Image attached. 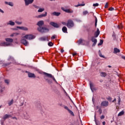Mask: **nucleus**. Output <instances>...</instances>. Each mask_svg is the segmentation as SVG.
Masks as SVG:
<instances>
[{
	"label": "nucleus",
	"mask_w": 125,
	"mask_h": 125,
	"mask_svg": "<svg viewBox=\"0 0 125 125\" xmlns=\"http://www.w3.org/2000/svg\"><path fill=\"white\" fill-rule=\"evenodd\" d=\"M100 34V31H99V29L97 28V31L94 34L95 38H97Z\"/></svg>",
	"instance_id": "f3484780"
},
{
	"label": "nucleus",
	"mask_w": 125,
	"mask_h": 125,
	"mask_svg": "<svg viewBox=\"0 0 125 125\" xmlns=\"http://www.w3.org/2000/svg\"><path fill=\"white\" fill-rule=\"evenodd\" d=\"M66 26L67 28H69V29L73 28V27L74 26V21H73L72 20H68L67 21Z\"/></svg>",
	"instance_id": "f03ea898"
},
{
	"label": "nucleus",
	"mask_w": 125,
	"mask_h": 125,
	"mask_svg": "<svg viewBox=\"0 0 125 125\" xmlns=\"http://www.w3.org/2000/svg\"><path fill=\"white\" fill-rule=\"evenodd\" d=\"M50 24L51 26H53V27H54V28H59V25H58V24L54 22H51L50 23Z\"/></svg>",
	"instance_id": "ddd939ff"
},
{
	"label": "nucleus",
	"mask_w": 125,
	"mask_h": 125,
	"mask_svg": "<svg viewBox=\"0 0 125 125\" xmlns=\"http://www.w3.org/2000/svg\"><path fill=\"white\" fill-rule=\"evenodd\" d=\"M44 24V22H43V21H40L37 23L38 26H39V27L38 28V30L39 32H40V33H47V32H49V29L46 27H42V26Z\"/></svg>",
	"instance_id": "f257e3e1"
},
{
	"label": "nucleus",
	"mask_w": 125,
	"mask_h": 125,
	"mask_svg": "<svg viewBox=\"0 0 125 125\" xmlns=\"http://www.w3.org/2000/svg\"><path fill=\"white\" fill-rule=\"evenodd\" d=\"M8 61H14V59L13 58V57L10 56L8 58Z\"/></svg>",
	"instance_id": "72a5a7b5"
},
{
	"label": "nucleus",
	"mask_w": 125,
	"mask_h": 125,
	"mask_svg": "<svg viewBox=\"0 0 125 125\" xmlns=\"http://www.w3.org/2000/svg\"><path fill=\"white\" fill-rule=\"evenodd\" d=\"M24 38L26 39V40H34L35 39V36L32 35V34H29V35H26L24 36Z\"/></svg>",
	"instance_id": "20e7f679"
},
{
	"label": "nucleus",
	"mask_w": 125,
	"mask_h": 125,
	"mask_svg": "<svg viewBox=\"0 0 125 125\" xmlns=\"http://www.w3.org/2000/svg\"><path fill=\"white\" fill-rule=\"evenodd\" d=\"M0 12H1V13H4V11H3V10H1V9H0Z\"/></svg>",
	"instance_id": "052dcab7"
},
{
	"label": "nucleus",
	"mask_w": 125,
	"mask_h": 125,
	"mask_svg": "<svg viewBox=\"0 0 125 125\" xmlns=\"http://www.w3.org/2000/svg\"><path fill=\"white\" fill-rule=\"evenodd\" d=\"M26 72L28 73V76L29 78H36V75H35V74L27 71H26Z\"/></svg>",
	"instance_id": "4468645a"
},
{
	"label": "nucleus",
	"mask_w": 125,
	"mask_h": 125,
	"mask_svg": "<svg viewBox=\"0 0 125 125\" xmlns=\"http://www.w3.org/2000/svg\"><path fill=\"white\" fill-rule=\"evenodd\" d=\"M76 21H77V22H82V21L80 20H76Z\"/></svg>",
	"instance_id": "338daca9"
},
{
	"label": "nucleus",
	"mask_w": 125,
	"mask_h": 125,
	"mask_svg": "<svg viewBox=\"0 0 125 125\" xmlns=\"http://www.w3.org/2000/svg\"><path fill=\"white\" fill-rule=\"evenodd\" d=\"M12 30H13L14 31H18V28H17V27H16V28H12Z\"/></svg>",
	"instance_id": "49530a36"
},
{
	"label": "nucleus",
	"mask_w": 125,
	"mask_h": 125,
	"mask_svg": "<svg viewBox=\"0 0 125 125\" xmlns=\"http://www.w3.org/2000/svg\"><path fill=\"white\" fill-rule=\"evenodd\" d=\"M5 41H6L8 43H9L10 46H11L12 45V42H13V39L11 38H6L5 39Z\"/></svg>",
	"instance_id": "39448f33"
},
{
	"label": "nucleus",
	"mask_w": 125,
	"mask_h": 125,
	"mask_svg": "<svg viewBox=\"0 0 125 125\" xmlns=\"http://www.w3.org/2000/svg\"><path fill=\"white\" fill-rule=\"evenodd\" d=\"M56 37V35H53V36L51 38V40H54V39H55Z\"/></svg>",
	"instance_id": "8fccbe9b"
},
{
	"label": "nucleus",
	"mask_w": 125,
	"mask_h": 125,
	"mask_svg": "<svg viewBox=\"0 0 125 125\" xmlns=\"http://www.w3.org/2000/svg\"><path fill=\"white\" fill-rule=\"evenodd\" d=\"M5 4H7V5H9L10 6H13L14 5L12 2L5 1Z\"/></svg>",
	"instance_id": "412c9836"
},
{
	"label": "nucleus",
	"mask_w": 125,
	"mask_h": 125,
	"mask_svg": "<svg viewBox=\"0 0 125 125\" xmlns=\"http://www.w3.org/2000/svg\"><path fill=\"white\" fill-rule=\"evenodd\" d=\"M103 125H105V124H106V122H105V121H104L103 123Z\"/></svg>",
	"instance_id": "69168bd1"
},
{
	"label": "nucleus",
	"mask_w": 125,
	"mask_h": 125,
	"mask_svg": "<svg viewBox=\"0 0 125 125\" xmlns=\"http://www.w3.org/2000/svg\"><path fill=\"white\" fill-rule=\"evenodd\" d=\"M10 82V81H9V80H5V83H7V84H9Z\"/></svg>",
	"instance_id": "58836bf2"
},
{
	"label": "nucleus",
	"mask_w": 125,
	"mask_h": 125,
	"mask_svg": "<svg viewBox=\"0 0 125 125\" xmlns=\"http://www.w3.org/2000/svg\"><path fill=\"white\" fill-rule=\"evenodd\" d=\"M47 16V12H45L44 14H41L37 16V18H42V17H45Z\"/></svg>",
	"instance_id": "dca6fc26"
},
{
	"label": "nucleus",
	"mask_w": 125,
	"mask_h": 125,
	"mask_svg": "<svg viewBox=\"0 0 125 125\" xmlns=\"http://www.w3.org/2000/svg\"><path fill=\"white\" fill-rule=\"evenodd\" d=\"M64 109H65V110H67V111H68V113H69V114H70V115H71V116H73V117H74V116H75L74 112L73 111H72V110H71L70 109H69V107H68V106H64Z\"/></svg>",
	"instance_id": "0eeeda50"
},
{
	"label": "nucleus",
	"mask_w": 125,
	"mask_h": 125,
	"mask_svg": "<svg viewBox=\"0 0 125 125\" xmlns=\"http://www.w3.org/2000/svg\"><path fill=\"white\" fill-rule=\"evenodd\" d=\"M100 76H101V77L105 78V77H106L107 76V73H106L105 72H101Z\"/></svg>",
	"instance_id": "b1692460"
},
{
	"label": "nucleus",
	"mask_w": 125,
	"mask_h": 125,
	"mask_svg": "<svg viewBox=\"0 0 125 125\" xmlns=\"http://www.w3.org/2000/svg\"><path fill=\"white\" fill-rule=\"evenodd\" d=\"M0 45L1 46H10V44L7 42H0Z\"/></svg>",
	"instance_id": "9d476101"
},
{
	"label": "nucleus",
	"mask_w": 125,
	"mask_h": 125,
	"mask_svg": "<svg viewBox=\"0 0 125 125\" xmlns=\"http://www.w3.org/2000/svg\"><path fill=\"white\" fill-rule=\"evenodd\" d=\"M98 112H99L100 114H102V109H101V108H99Z\"/></svg>",
	"instance_id": "864d4df0"
},
{
	"label": "nucleus",
	"mask_w": 125,
	"mask_h": 125,
	"mask_svg": "<svg viewBox=\"0 0 125 125\" xmlns=\"http://www.w3.org/2000/svg\"><path fill=\"white\" fill-rule=\"evenodd\" d=\"M23 105H24V102H22L21 103V104H20V107L23 106Z\"/></svg>",
	"instance_id": "603ef678"
},
{
	"label": "nucleus",
	"mask_w": 125,
	"mask_h": 125,
	"mask_svg": "<svg viewBox=\"0 0 125 125\" xmlns=\"http://www.w3.org/2000/svg\"><path fill=\"white\" fill-rule=\"evenodd\" d=\"M46 82L48 83H51V81L49 79H46Z\"/></svg>",
	"instance_id": "a18cd8bd"
},
{
	"label": "nucleus",
	"mask_w": 125,
	"mask_h": 125,
	"mask_svg": "<svg viewBox=\"0 0 125 125\" xmlns=\"http://www.w3.org/2000/svg\"><path fill=\"white\" fill-rule=\"evenodd\" d=\"M7 25H10V26H14L15 25V22L12 21H9L7 23Z\"/></svg>",
	"instance_id": "a211bd4d"
},
{
	"label": "nucleus",
	"mask_w": 125,
	"mask_h": 125,
	"mask_svg": "<svg viewBox=\"0 0 125 125\" xmlns=\"http://www.w3.org/2000/svg\"><path fill=\"white\" fill-rule=\"evenodd\" d=\"M105 8H108V3H106L104 6Z\"/></svg>",
	"instance_id": "4d7b16f0"
},
{
	"label": "nucleus",
	"mask_w": 125,
	"mask_h": 125,
	"mask_svg": "<svg viewBox=\"0 0 125 125\" xmlns=\"http://www.w3.org/2000/svg\"><path fill=\"white\" fill-rule=\"evenodd\" d=\"M62 31L63 33H67V29L66 26H63L62 28Z\"/></svg>",
	"instance_id": "a878e982"
},
{
	"label": "nucleus",
	"mask_w": 125,
	"mask_h": 125,
	"mask_svg": "<svg viewBox=\"0 0 125 125\" xmlns=\"http://www.w3.org/2000/svg\"><path fill=\"white\" fill-rule=\"evenodd\" d=\"M17 29H19L20 30H22V26H17Z\"/></svg>",
	"instance_id": "3c124183"
},
{
	"label": "nucleus",
	"mask_w": 125,
	"mask_h": 125,
	"mask_svg": "<svg viewBox=\"0 0 125 125\" xmlns=\"http://www.w3.org/2000/svg\"><path fill=\"white\" fill-rule=\"evenodd\" d=\"M120 103H121V98L119 97L118 98V104L120 105Z\"/></svg>",
	"instance_id": "5fc2aeb1"
},
{
	"label": "nucleus",
	"mask_w": 125,
	"mask_h": 125,
	"mask_svg": "<svg viewBox=\"0 0 125 125\" xmlns=\"http://www.w3.org/2000/svg\"><path fill=\"white\" fill-rule=\"evenodd\" d=\"M103 40H100V42L98 43V46H100V45H102V44H103Z\"/></svg>",
	"instance_id": "473e14b6"
},
{
	"label": "nucleus",
	"mask_w": 125,
	"mask_h": 125,
	"mask_svg": "<svg viewBox=\"0 0 125 125\" xmlns=\"http://www.w3.org/2000/svg\"><path fill=\"white\" fill-rule=\"evenodd\" d=\"M14 35H15V37H16V36L20 35V34L19 33L16 32V33H14Z\"/></svg>",
	"instance_id": "37998d69"
},
{
	"label": "nucleus",
	"mask_w": 125,
	"mask_h": 125,
	"mask_svg": "<svg viewBox=\"0 0 125 125\" xmlns=\"http://www.w3.org/2000/svg\"><path fill=\"white\" fill-rule=\"evenodd\" d=\"M91 42H93L92 44V46H94L95 45H96V43H97V39H95V37H92L91 39Z\"/></svg>",
	"instance_id": "6e6552de"
},
{
	"label": "nucleus",
	"mask_w": 125,
	"mask_h": 125,
	"mask_svg": "<svg viewBox=\"0 0 125 125\" xmlns=\"http://www.w3.org/2000/svg\"><path fill=\"white\" fill-rule=\"evenodd\" d=\"M86 14H88V12L87 11H84L83 12V15H86Z\"/></svg>",
	"instance_id": "ea45409f"
},
{
	"label": "nucleus",
	"mask_w": 125,
	"mask_h": 125,
	"mask_svg": "<svg viewBox=\"0 0 125 125\" xmlns=\"http://www.w3.org/2000/svg\"><path fill=\"white\" fill-rule=\"evenodd\" d=\"M42 11H44V8H40L38 11V12H42Z\"/></svg>",
	"instance_id": "2f4dec72"
},
{
	"label": "nucleus",
	"mask_w": 125,
	"mask_h": 125,
	"mask_svg": "<svg viewBox=\"0 0 125 125\" xmlns=\"http://www.w3.org/2000/svg\"><path fill=\"white\" fill-rule=\"evenodd\" d=\"M10 37H15L14 33H12V34H11V35H10Z\"/></svg>",
	"instance_id": "bf43d9fd"
},
{
	"label": "nucleus",
	"mask_w": 125,
	"mask_h": 125,
	"mask_svg": "<svg viewBox=\"0 0 125 125\" xmlns=\"http://www.w3.org/2000/svg\"><path fill=\"white\" fill-rule=\"evenodd\" d=\"M99 55L100 57H102V58H105V56H104L102 55L101 52H100V50H99Z\"/></svg>",
	"instance_id": "c756f323"
},
{
	"label": "nucleus",
	"mask_w": 125,
	"mask_h": 125,
	"mask_svg": "<svg viewBox=\"0 0 125 125\" xmlns=\"http://www.w3.org/2000/svg\"><path fill=\"white\" fill-rule=\"evenodd\" d=\"M48 45L49 46H52L53 45V43L52 42H50L48 43Z\"/></svg>",
	"instance_id": "a19ab883"
},
{
	"label": "nucleus",
	"mask_w": 125,
	"mask_h": 125,
	"mask_svg": "<svg viewBox=\"0 0 125 125\" xmlns=\"http://www.w3.org/2000/svg\"><path fill=\"white\" fill-rule=\"evenodd\" d=\"M10 63H5V64H4V65L5 66H8V65H9Z\"/></svg>",
	"instance_id": "e2e57ef3"
},
{
	"label": "nucleus",
	"mask_w": 125,
	"mask_h": 125,
	"mask_svg": "<svg viewBox=\"0 0 125 125\" xmlns=\"http://www.w3.org/2000/svg\"><path fill=\"white\" fill-rule=\"evenodd\" d=\"M44 75H45V76H46V77H48V78H51V79L53 76H52V75L51 74L47 73H46V72H45L44 73Z\"/></svg>",
	"instance_id": "4be33fe9"
},
{
	"label": "nucleus",
	"mask_w": 125,
	"mask_h": 125,
	"mask_svg": "<svg viewBox=\"0 0 125 125\" xmlns=\"http://www.w3.org/2000/svg\"><path fill=\"white\" fill-rule=\"evenodd\" d=\"M61 9L63 11L66 12V13H74V10L72 9H66L64 7H62Z\"/></svg>",
	"instance_id": "7ed1b4c3"
},
{
	"label": "nucleus",
	"mask_w": 125,
	"mask_h": 125,
	"mask_svg": "<svg viewBox=\"0 0 125 125\" xmlns=\"http://www.w3.org/2000/svg\"><path fill=\"white\" fill-rule=\"evenodd\" d=\"M8 104L9 106H11V105H12V104H13V100H12L11 101L9 102L8 103Z\"/></svg>",
	"instance_id": "7c9ffc66"
},
{
	"label": "nucleus",
	"mask_w": 125,
	"mask_h": 125,
	"mask_svg": "<svg viewBox=\"0 0 125 125\" xmlns=\"http://www.w3.org/2000/svg\"><path fill=\"white\" fill-rule=\"evenodd\" d=\"M125 114V111L124 110H122L118 114V117H121V116H123V115H124Z\"/></svg>",
	"instance_id": "bb28decb"
},
{
	"label": "nucleus",
	"mask_w": 125,
	"mask_h": 125,
	"mask_svg": "<svg viewBox=\"0 0 125 125\" xmlns=\"http://www.w3.org/2000/svg\"><path fill=\"white\" fill-rule=\"evenodd\" d=\"M98 5H99V4L98 3H94L93 4V6H98Z\"/></svg>",
	"instance_id": "c03bdc74"
},
{
	"label": "nucleus",
	"mask_w": 125,
	"mask_h": 125,
	"mask_svg": "<svg viewBox=\"0 0 125 125\" xmlns=\"http://www.w3.org/2000/svg\"><path fill=\"white\" fill-rule=\"evenodd\" d=\"M109 105V102L107 101H104L101 103V106L103 107H107Z\"/></svg>",
	"instance_id": "1a4fd4ad"
},
{
	"label": "nucleus",
	"mask_w": 125,
	"mask_h": 125,
	"mask_svg": "<svg viewBox=\"0 0 125 125\" xmlns=\"http://www.w3.org/2000/svg\"><path fill=\"white\" fill-rule=\"evenodd\" d=\"M62 25H64V26H67V23H66V22H62Z\"/></svg>",
	"instance_id": "09e8293b"
},
{
	"label": "nucleus",
	"mask_w": 125,
	"mask_h": 125,
	"mask_svg": "<svg viewBox=\"0 0 125 125\" xmlns=\"http://www.w3.org/2000/svg\"><path fill=\"white\" fill-rule=\"evenodd\" d=\"M76 55H77V53H73V56H76Z\"/></svg>",
	"instance_id": "680f3d73"
},
{
	"label": "nucleus",
	"mask_w": 125,
	"mask_h": 125,
	"mask_svg": "<svg viewBox=\"0 0 125 125\" xmlns=\"http://www.w3.org/2000/svg\"><path fill=\"white\" fill-rule=\"evenodd\" d=\"M85 4H79L78 5H75V7H79V6H84Z\"/></svg>",
	"instance_id": "c85d7f7f"
},
{
	"label": "nucleus",
	"mask_w": 125,
	"mask_h": 125,
	"mask_svg": "<svg viewBox=\"0 0 125 125\" xmlns=\"http://www.w3.org/2000/svg\"><path fill=\"white\" fill-rule=\"evenodd\" d=\"M26 6H28L29 4H32L34 2V0H24Z\"/></svg>",
	"instance_id": "423d86ee"
},
{
	"label": "nucleus",
	"mask_w": 125,
	"mask_h": 125,
	"mask_svg": "<svg viewBox=\"0 0 125 125\" xmlns=\"http://www.w3.org/2000/svg\"><path fill=\"white\" fill-rule=\"evenodd\" d=\"M39 40L42 42H44L45 41H48V36H44L43 37H41L39 38Z\"/></svg>",
	"instance_id": "f8f14e48"
},
{
	"label": "nucleus",
	"mask_w": 125,
	"mask_h": 125,
	"mask_svg": "<svg viewBox=\"0 0 125 125\" xmlns=\"http://www.w3.org/2000/svg\"><path fill=\"white\" fill-rule=\"evenodd\" d=\"M24 118L25 120H29L30 119V116L28 115L24 116Z\"/></svg>",
	"instance_id": "4c0bfd02"
},
{
	"label": "nucleus",
	"mask_w": 125,
	"mask_h": 125,
	"mask_svg": "<svg viewBox=\"0 0 125 125\" xmlns=\"http://www.w3.org/2000/svg\"><path fill=\"white\" fill-rule=\"evenodd\" d=\"M89 84L91 90L92 91V92H93L94 90H96V88L94 87V86H93V83H92L90 82Z\"/></svg>",
	"instance_id": "2eb2a0df"
},
{
	"label": "nucleus",
	"mask_w": 125,
	"mask_h": 125,
	"mask_svg": "<svg viewBox=\"0 0 125 125\" xmlns=\"http://www.w3.org/2000/svg\"><path fill=\"white\" fill-rule=\"evenodd\" d=\"M8 118H11V116L9 114H5L4 115L3 119V120H6V119H8Z\"/></svg>",
	"instance_id": "aec40b11"
},
{
	"label": "nucleus",
	"mask_w": 125,
	"mask_h": 125,
	"mask_svg": "<svg viewBox=\"0 0 125 125\" xmlns=\"http://www.w3.org/2000/svg\"><path fill=\"white\" fill-rule=\"evenodd\" d=\"M118 28L119 30H121V29H123V24H120L118 25Z\"/></svg>",
	"instance_id": "c9c22d12"
},
{
	"label": "nucleus",
	"mask_w": 125,
	"mask_h": 125,
	"mask_svg": "<svg viewBox=\"0 0 125 125\" xmlns=\"http://www.w3.org/2000/svg\"><path fill=\"white\" fill-rule=\"evenodd\" d=\"M95 27L97 26V18H96L95 19Z\"/></svg>",
	"instance_id": "79ce46f5"
},
{
	"label": "nucleus",
	"mask_w": 125,
	"mask_h": 125,
	"mask_svg": "<svg viewBox=\"0 0 125 125\" xmlns=\"http://www.w3.org/2000/svg\"><path fill=\"white\" fill-rule=\"evenodd\" d=\"M61 13L60 12H54L51 14V15L54 16H59Z\"/></svg>",
	"instance_id": "6ab92c4d"
},
{
	"label": "nucleus",
	"mask_w": 125,
	"mask_h": 125,
	"mask_svg": "<svg viewBox=\"0 0 125 125\" xmlns=\"http://www.w3.org/2000/svg\"><path fill=\"white\" fill-rule=\"evenodd\" d=\"M22 30L23 31H28V28H27L26 27L22 26Z\"/></svg>",
	"instance_id": "e433bc0d"
},
{
	"label": "nucleus",
	"mask_w": 125,
	"mask_h": 125,
	"mask_svg": "<svg viewBox=\"0 0 125 125\" xmlns=\"http://www.w3.org/2000/svg\"><path fill=\"white\" fill-rule=\"evenodd\" d=\"M61 52L62 53H63L64 52V50L62 49V50H61Z\"/></svg>",
	"instance_id": "774afa93"
},
{
	"label": "nucleus",
	"mask_w": 125,
	"mask_h": 125,
	"mask_svg": "<svg viewBox=\"0 0 125 125\" xmlns=\"http://www.w3.org/2000/svg\"><path fill=\"white\" fill-rule=\"evenodd\" d=\"M15 23L16 24H18V25H21V24H22V22L21 21H15Z\"/></svg>",
	"instance_id": "f704fd0d"
},
{
	"label": "nucleus",
	"mask_w": 125,
	"mask_h": 125,
	"mask_svg": "<svg viewBox=\"0 0 125 125\" xmlns=\"http://www.w3.org/2000/svg\"><path fill=\"white\" fill-rule=\"evenodd\" d=\"M4 91V87H1L0 86V94H1Z\"/></svg>",
	"instance_id": "cd10ccee"
},
{
	"label": "nucleus",
	"mask_w": 125,
	"mask_h": 125,
	"mask_svg": "<svg viewBox=\"0 0 125 125\" xmlns=\"http://www.w3.org/2000/svg\"><path fill=\"white\" fill-rule=\"evenodd\" d=\"M83 42H84V40H83L82 39L78 40V45H80L82 44V43H83Z\"/></svg>",
	"instance_id": "393cba45"
},
{
	"label": "nucleus",
	"mask_w": 125,
	"mask_h": 125,
	"mask_svg": "<svg viewBox=\"0 0 125 125\" xmlns=\"http://www.w3.org/2000/svg\"><path fill=\"white\" fill-rule=\"evenodd\" d=\"M120 49H118L117 48H114L113 53L116 54L117 53H119V52H120Z\"/></svg>",
	"instance_id": "5701e85b"
},
{
	"label": "nucleus",
	"mask_w": 125,
	"mask_h": 125,
	"mask_svg": "<svg viewBox=\"0 0 125 125\" xmlns=\"http://www.w3.org/2000/svg\"><path fill=\"white\" fill-rule=\"evenodd\" d=\"M51 79H52L53 80V81H54V82H55V83H57V81H56V80L55 79V78H54V77L52 76V77Z\"/></svg>",
	"instance_id": "de8ad7c7"
},
{
	"label": "nucleus",
	"mask_w": 125,
	"mask_h": 125,
	"mask_svg": "<svg viewBox=\"0 0 125 125\" xmlns=\"http://www.w3.org/2000/svg\"><path fill=\"white\" fill-rule=\"evenodd\" d=\"M109 10H110V11H112V10H114V8L113 7L109 8Z\"/></svg>",
	"instance_id": "13d9d810"
},
{
	"label": "nucleus",
	"mask_w": 125,
	"mask_h": 125,
	"mask_svg": "<svg viewBox=\"0 0 125 125\" xmlns=\"http://www.w3.org/2000/svg\"><path fill=\"white\" fill-rule=\"evenodd\" d=\"M122 58L123 59H124V60H125V56H122Z\"/></svg>",
	"instance_id": "0e129e2a"
},
{
	"label": "nucleus",
	"mask_w": 125,
	"mask_h": 125,
	"mask_svg": "<svg viewBox=\"0 0 125 125\" xmlns=\"http://www.w3.org/2000/svg\"><path fill=\"white\" fill-rule=\"evenodd\" d=\"M100 118L101 120H103L104 119H105V116L104 115H102Z\"/></svg>",
	"instance_id": "6e6d98bb"
},
{
	"label": "nucleus",
	"mask_w": 125,
	"mask_h": 125,
	"mask_svg": "<svg viewBox=\"0 0 125 125\" xmlns=\"http://www.w3.org/2000/svg\"><path fill=\"white\" fill-rule=\"evenodd\" d=\"M21 43L24 44L25 46H27V45H29V42H27V40L26 39H22L21 40Z\"/></svg>",
	"instance_id": "9b49d317"
}]
</instances>
